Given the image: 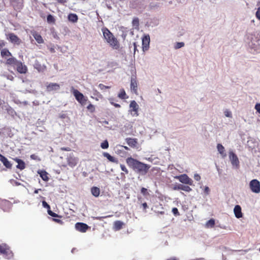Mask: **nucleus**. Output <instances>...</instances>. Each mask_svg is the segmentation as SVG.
<instances>
[{"mask_svg":"<svg viewBox=\"0 0 260 260\" xmlns=\"http://www.w3.org/2000/svg\"><path fill=\"white\" fill-rule=\"evenodd\" d=\"M103 155L106 157L110 161L112 162H118V160L114 157L111 156L109 153L107 152H104Z\"/></svg>","mask_w":260,"mask_h":260,"instance_id":"obj_27","label":"nucleus"},{"mask_svg":"<svg viewBox=\"0 0 260 260\" xmlns=\"http://www.w3.org/2000/svg\"><path fill=\"white\" fill-rule=\"evenodd\" d=\"M224 115H225L226 117H232V116L231 112L228 110H226L224 111Z\"/></svg>","mask_w":260,"mask_h":260,"instance_id":"obj_47","label":"nucleus"},{"mask_svg":"<svg viewBox=\"0 0 260 260\" xmlns=\"http://www.w3.org/2000/svg\"><path fill=\"white\" fill-rule=\"evenodd\" d=\"M16 67L17 71L20 74H26L27 72V67L22 63L20 61H19L18 63L15 66Z\"/></svg>","mask_w":260,"mask_h":260,"instance_id":"obj_9","label":"nucleus"},{"mask_svg":"<svg viewBox=\"0 0 260 260\" xmlns=\"http://www.w3.org/2000/svg\"><path fill=\"white\" fill-rule=\"evenodd\" d=\"M217 148L219 153L222 155L223 157L226 156V153H225V149L224 147L221 144H218L217 145Z\"/></svg>","mask_w":260,"mask_h":260,"instance_id":"obj_26","label":"nucleus"},{"mask_svg":"<svg viewBox=\"0 0 260 260\" xmlns=\"http://www.w3.org/2000/svg\"><path fill=\"white\" fill-rule=\"evenodd\" d=\"M158 213L160 214H165V212L164 211H160V212H158Z\"/></svg>","mask_w":260,"mask_h":260,"instance_id":"obj_61","label":"nucleus"},{"mask_svg":"<svg viewBox=\"0 0 260 260\" xmlns=\"http://www.w3.org/2000/svg\"><path fill=\"white\" fill-rule=\"evenodd\" d=\"M229 157L233 166L237 167H239V161L236 154L233 152H230L229 153Z\"/></svg>","mask_w":260,"mask_h":260,"instance_id":"obj_11","label":"nucleus"},{"mask_svg":"<svg viewBox=\"0 0 260 260\" xmlns=\"http://www.w3.org/2000/svg\"><path fill=\"white\" fill-rule=\"evenodd\" d=\"M120 166L122 171L124 172L126 174L128 173V171L124 165L121 164Z\"/></svg>","mask_w":260,"mask_h":260,"instance_id":"obj_46","label":"nucleus"},{"mask_svg":"<svg viewBox=\"0 0 260 260\" xmlns=\"http://www.w3.org/2000/svg\"><path fill=\"white\" fill-rule=\"evenodd\" d=\"M234 212L235 216L237 218H240L242 217L243 214L241 211V208L240 206L239 205H236L234 209Z\"/></svg>","mask_w":260,"mask_h":260,"instance_id":"obj_19","label":"nucleus"},{"mask_svg":"<svg viewBox=\"0 0 260 260\" xmlns=\"http://www.w3.org/2000/svg\"><path fill=\"white\" fill-rule=\"evenodd\" d=\"M167 260H178V259L175 257H171L169 259H167Z\"/></svg>","mask_w":260,"mask_h":260,"instance_id":"obj_58","label":"nucleus"},{"mask_svg":"<svg viewBox=\"0 0 260 260\" xmlns=\"http://www.w3.org/2000/svg\"><path fill=\"white\" fill-rule=\"evenodd\" d=\"M215 225V220L214 219H210L206 224L207 228H213Z\"/></svg>","mask_w":260,"mask_h":260,"instance_id":"obj_32","label":"nucleus"},{"mask_svg":"<svg viewBox=\"0 0 260 260\" xmlns=\"http://www.w3.org/2000/svg\"><path fill=\"white\" fill-rule=\"evenodd\" d=\"M0 161L3 162V165L7 168L11 169L12 168V164L5 156H3L2 157Z\"/></svg>","mask_w":260,"mask_h":260,"instance_id":"obj_23","label":"nucleus"},{"mask_svg":"<svg viewBox=\"0 0 260 260\" xmlns=\"http://www.w3.org/2000/svg\"><path fill=\"white\" fill-rule=\"evenodd\" d=\"M103 37L106 42L114 49H118L120 47V44L117 39L114 37L113 34L107 28L103 27L102 29Z\"/></svg>","mask_w":260,"mask_h":260,"instance_id":"obj_2","label":"nucleus"},{"mask_svg":"<svg viewBox=\"0 0 260 260\" xmlns=\"http://www.w3.org/2000/svg\"><path fill=\"white\" fill-rule=\"evenodd\" d=\"M68 165L71 168L75 167L78 164V159L73 155H70L67 158Z\"/></svg>","mask_w":260,"mask_h":260,"instance_id":"obj_10","label":"nucleus"},{"mask_svg":"<svg viewBox=\"0 0 260 260\" xmlns=\"http://www.w3.org/2000/svg\"><path fill=\"white\" fill-rule=\"evenodd\" d=\"M91 192L95 197H98L100 193V188L95 186L92 187L91 188Z\"/></svg>","mask_w":260,"mask_h":260,"instance_id":"obj_29","label":"nucleus"},{"mask_svg":"<svg viewBox=\"0 0 260 260\" xmlns=\"http://www.w3.org/2000/svg\"><path fill=\"white\" fill-rule=\"evenodd\" d=\"M3 155H2L1 154H0V159H1L2 157H3Z\"/></svg>","mask_w":260,"mask_h":260,"instance_id":"obj_63","label":"nucleus"},{"mask_svg":"<svg viewBox=\"0 0 260 260\" xmlns=\"http://www.w3.org/2000/svg\"><path fill=\"white\" fill-rule=\"evenodd\" d=\"M124 224L122 221L116 220L114 222L113 229L115 231H119L122 228Z\"/></svg>","mask_w":260,"mask_h":260,"instance_id":"obj_22","label":"nucleus"},{"mask_svg":"<svg viewBox=\"0 0 260 260\" xmlns=\"http://www.w3.org/2000/svg\"><path fill=\"white\" fill-rule=\"evenodd\" d=\"M175 178L179 180V181L184 184H188L189 185H193V181L190 179L186 174H182L179 176H177Z\"/></svg>","mask_w":260,"mask_h":260,"instance_id":"obj_6","label":"nucleus"},{"mask_svg":"<svg viewBox=\"0 0 260 260\" xmlns=\"http://www.w3.org/2000/svg\"><path fill=\"white\" fill-rule=\"evenodd\" d=\"M60 149L62 151H69L71 150V148L70 147H61Z\"/></svg>","mask_w":260,"mask_h":260,"instance_id":"obj_53","label":"nucleus"},{"mask_svg":"<svg viewBox=\"0 0 260 260\" xmlns=\"http://www.w3.org/2000/svg\"><path fill=\"white\" fill-rule=\"evenodd\" d=\"M175 189L182 190L186 192H190L192 190L189 186L182 184H179L177 187H175Z\"/></svg>","mask_w":260,"mask_h":260,"instance_id":"obj_25","label":"nucleus"},{"mask_svg":"<svg viewBox=\"0 0 260 260\" xmlns=\"http://www.w3.org/2000/svg\"><path fill=\"white\" fill-rule=\"evenodd\" d=\"M4 45H2V44H0V49H1V48H2V47H3V46H4Z\"/></svg>","mask_w":260,"mask_h":260,"instance_id":"obj_62","label":"nucleus"},{"mask_svg":"<svg viewBox=\"0 0 260 260\" xmlns=\"http://www.w3.org/2000/svg\"><path fill=\"white\" fill-rule=\"evenodd\" d=\"M143 208L144 210H145L147 208H148V205L146 203H144L142 204Z\"/></svg>","mask_w":260,"mask_h":260,"instance_id":"obj_54","label":"nucleus"},{"mask_svg":"<svg viewBox=\"0 0 260 260\" xmlns=\"http://www.w3.org/2000/svg\"><path fill=\"white\" fill-rule=\"evenodd\" d=\"M72 93L75 97L76 100L82 106L85 105L88 99L87 97L79 92L77 89L72 88Z\"/></svg>","mask_w":260,"mask_h":260,"instance_id":"obj_3","label":"nucleus"},{"mask_svg":"<svg viewBox=\"0 0 260 260\" xmlns=\"http://www.w3.org/2000/svg\"><path fill=\"white\" fill-rule=\"evenodd\" d=\"M184 46V43L183 42H177L175 45L174 48L175 49H179Z\"/></svg>","mask_w":260,"mask_h":260,"instance_id":"obj_40","label":"nucleus"},{"mask_svg":"<svg viewBox=\"0 0 260 260\" xmlns=\"http://www.w3.org/2000/svg\"><path fill=\"white\" fill-rule=\"evenodd\" d=\"M38 173L39 174L42 180L45 181H48L49 180L48 174L46 171L42 170L38 171Z\"/></svg>","mask_w":260,"mask_h":260,"instance_id":"obj_24","label":"nucleus"},{"mask_svg":"<svg viewBox=\"0 0 260 260\" xmlns=\"http://www.w3.org/2000/svg\"><path fill=\"white\" fill-rule=\"evenodd\" d=\"M172 212L175 216L180 215V213H179L178 210L177 208H175V207L173 208L172 209Z\"/></svg>","mask_w":260,"mask_h":260,"instance_id":"obj_44","label":"nucleus"},{"mask_svg":"<svg viewBox=\"0 0 260 260\" xmlns=\"http://www.w3.org/2000/svg\"><path fill=\"white\" fill-rule=\"evenodd\" d=\"M60 85L56 83H51L46 86V90L48 92L59 90Z\"/></svg>","mask_w":260,"mask_h":260,"instance_id":"obj_14","label":"nucleus"},{"mask_svg":"<svg viewBox=\"0 0 260 260\" xmlns=\"http://www.w3.org/2000/svg\"><path fill=\"white\" fill-rule=\"evenodd\" d=\"M30 157V158L32 159L36 160L38 161L41 160V158L38 156L36 155L35 154H31Z\"/></svg>","mask_w":260,"mask_h":260,"instance_id":"obj_43","label":"nucleus"},{"mask_svg":"<svg viewBox=\"0 0 260 260\" xmlns=\"http://www.w3.org/2000/svg\"><path fill=\"white\" fill-rule=\"evenodd\" d=\"M118 97L121 99L124 100L128 98L124 89H121L120 92L118 94Z\"/></svg>","mask_w":260,"mask_h":260,"instance_id":"obj_30","label":"nucleus"},{"mask_svg":"<svg viewBox=\"0 0 260 260\" xmlns=\"http://www.w3.org/2000/svg\"><path fill=\"white\" fill-rule=\"evenodd\" d=\"M59 3L64 4L67 2V0H56Z\"/></svg>","mask_w":260,"mask_h":260,"instance_id":"obj_55","label":"nucleus"},{"mask_svg":"<svg viewBox=\"0 0 260 260\" xmlns=\"http://www.w3.org/2000/svg\"><path fill=\"white\" fill-rule=\"evenodd\" d=\"M123 148H124L125 150H129V148L127 146H123Z\"/></svg>","mask_w":260,"mask_h":260,"instance_id":"obj_60","label":"nucleus"},{"mask_svg":"<svg viewBox=\"0 0 260 260\" xmlns=\"http://www.w3.org/2000/svg\"><path fill=\"white\" fill-rule=\"evenodd\" d=\"M53 220L59 224H63V221L59 219H56V218H53Z\"/></svg>","mask_w":260,"mask_h":260,"instance_id":"obj_52","label":"nucleus"},{"mask_svg":"<svg viewBox=\"0 0 260 260\" xmlns=\"http://www.w3.org/2000/svg\"><path fill=\"white\" fill-rule=\"evenodd\" d=\"M47 21L49 23H54L55 22V19L51 14H49L47 17Z\"/></svg>","mask_w":260,"mask_h":260,"instance_id":"obj_33","label":"nucleus"},{"mask_svg":"<svg viewBox=\"0 0 260 260\" xmlns=\"http://www.w3.org/2000/svg\"><path fill=\"white\" fill-rule=\"evenodd\" d=\"M255 109L260 114V104H256L255 106Z\"/></svg>","mask_w":260,"mask_h":260,"instance_id":"obj_51","label":"nucleus"},{"mask_svg":"<svg viewBox=\"0 0 260 260\" xmlns=\"http://www.w3.org/2000/svg\"><path fill=\"white\" fill-rule=\"evenodd\" d=\"M256 18L260 20V7L257 9L255 14Z\"/></svg>","mask_w":260,"mask_h":260,"instance_id":"obj_48","label":"nucleus"},{"mask_svg":"<svg viewBox=\"0 0 260 260\" xmlns=\"http://www.w3.org/2000/svg\"><path fill=\"white\" fill-rule=\"evenodd\" d=\"M125 141L129 146L132 148L136 147L138 144V140L136 138H127Z\"/></svg>","mask_w":260,"mask_h":260,"instance_id":"obj_17","label":"nucleus"},{"mask_svg":"<svg viewBox=\"0 0 260 260\" xmlns=\"http://www.w3.org/2000/svg\"><path fill=\"white\" fill-rule=\"evenodd\" d=\"M13 159L18 163V165L16 166V168L17 169H19L21 170H22L25 169V162L21 159L18 158H13Z\"/></svg>","mask_w":260,"mask_h":260,"instance_id":"obj_20","label":"nucleus"},{"mask_svg":"<svg viewBox=\"0 0 260 260\" xmlns=\"http://www.w3.org/2000/svg\"><path fill=\"white\" fill-rule=\"evenodd\" d=\"M150 37L146 35L142 38V49L144 51L147 50L149 47Z\"/></svg>","mask_w":260,"mask_h":260,"instance_id":"obj_12","label":"nucleus"},{"mask_svg":"<svg viewBox=\"0 0 260 260\" xmlns=\"http://www.w3.org/2000/svg\"><path fill=\"white\" fill-rule=\"evenodd\" d=\"M0 253L8 259L13 256V253L10 247L6 244H0Z\"/></svg>","mask_w":260,"mask_h":260,"instance_id":"obj_4","label":"nucleus"},{"mask_svg":"<svg viewBox=\"0 0 260 260\" xmlns=\"http://www.w3.org/2000/svg\"><path fill=\"white\" fill-rule=\"evenodd\" d=\"M1 206L4 211H8L11 208V203L7 200H2L1 202Z\"/></svg>","mask_w":260,"mask_h":260,"instance_id":"obj_15","label":"nucleus"},{"mask_svg":"<svg viewBox=\"0 0 260 260\" xmlns=\"http://www.w3.org/2000/svg\"><path fill=\"white\" fill-rule=\"evenodd\" d=\"M133 25L136 27H138L139 25V20L138 18H134L132 21Z\"/></svg>","mask_w":260,"mask_h":260,"instance_id":"obj_37","label":"nucleus"},{"mask_svg":"<svg viewBox=\"0 0 260 260\" xmlns=\"http://www.w3.org/2000/svg\"><path fill=\"white\" fill-rule=\"evenodd\" d=\"M126 162L128 167L134 171L142 175L146 174L150 168L149 165L142 162L132 157L127 158Z\"/></svg>","mask_w":260,"mask_h":260,"instance_id":"obj_1","label":"nucleus"},{"mask_svg":"<svg viewBox=\"0 0 260 260\" xmlns=\"http://www.w3.org/2000/svg\"><path fill=\"white\" fill-rule=\"evenodd\" d=\"M103 218H104V217H97L96 218L98 220H101Z\"/></svg>","mask_w":260,"mask_h":260,"instance_id":"obj_59","label":"nucleus"},{"mask_svg":"<svg viewBox=\"0 0 260 260\" xmlns=\"http://www.w3.org/2000/svg\"><path fill=\"white\" fill-rule=\"evenodd\" d=\"M93 95L95 96H96L95 99L96 101H98L99 99L98 98H100V99H102L103 98L102 96V95L97 90H94L93 91Z\"/></svg>","mask_w":260,"mask_h":260,"instance_id":"obj_35","label":"nucleus"},{"mask_svg":"<svg viewBox=\"0 0 260 260\" xmlns=\"http://www.w3.org/2000/svg\"><path fill=\"white\" fill-rule=\"evenodd\" d=\"M76 229L82 233H85L90 227L86 223L82 222H77L75 224Z\"/></svg>","mask_w":260,"mask_h":260,"instance_id":"obj_8","label":"nucleus"},{"mask_svg":"<svg viewBox=\"0 0 260 260\" xmlns=\"http://www.w3.org/2000/svg\"><path fill=\"white\" fill-rule=\"evenodd\" d=\"M101 147L102 149H105L109 147V143L107 140H105L101 144Z\"/></svg>","mask_w":260,"mask_h":260,"instance_id":"obj_36","label":"nucleus"},{"mask_svg":"<svg viewBox=\"0 0 260 260\" xmlns=\"http://www.w3.org/2000/svg\"><path fill=\"white\" fill-rule=\"evenodd\" d=\"M204 192L206 194H209L210 192V189L208 186H205L204 188Z\"/></svg>","mask_w":260,"mask_h":260,"instance_id":"obj_50","label":"nucleus"},{"mask_svg":"<svg viewBox=\"0 0 260 260\" xmlns=\"http://www.w3.org/2000/svg\"><path fill=\"white\" fill-rule=\"evenodd\" d=\"M42 205L44 208L47 209V210H50V205L49 204H48L46 201H43L42 202Z\"/></svg>","mask_w":260,"mask_h":260,"instance_id":"obj_45","label":"nucleus"},{"mask_svg":"<svg viewBox=\"0 0 260 260\" xmlns=\"http://www.w3.org/2000/svg\"><path fill=\"white\" fill-rule=\"evenodd\" d=\"M131 89L135 94H138V84L136 79L135 78L131 79Z\"/></svg>","mask_w":260,"mask_h":260,"instance_id":"obj_16","label":"nucleus"},{"mask_svg":"<svg viewBox=\"0 0 260 260\" xmlns=\"http://www.w3.org/2000/svg\"><path fill=\"white\" fill-rule=\"evenodd\" d=\"M141 193L146 198L147 196H148L150 195L149 192L148 191L147 189L145 187H142L141 189Z\"/></svg>","mask_w":260,"mask_h":260,"instance_id":"obj_34","label":"nucleus"},{"mask_svg":"<svg viewBox=\"0 0 260 260\" xmlns=\"http://www.w3.org/2000/svg\"><path fill=\"white\" fill-rule=\"evenodd\" d=\"M1 54L3 57L5 56H12L11 53L6 48L4 49L1 51Z\"/></svg>","mask_w":260,"mask_h":260,"instance_id":"obj_31","label":"nucleus"},{"mask_svg":"<svg viewBox=\"0 0 260 260\" xmlns=\"http://www.w3.org/2000/svg\"><path fill=\"white\" fill-rule=\"evenodd\" d=\"M6 38L11 43L14 44L20 45L21 43V39L14 33L11 32L7 34Z\"/></svg>","mask_w":260,"mask_h":260,"instance_id":"obj_7","label":"nucleus"},{"mask_svg":"<svg viewBox=\"0 0 260 260\" xmlns=\"http://www.w3.org/2000/svg\"><path fill=\"white\" fill-rule=\"evenodd\" d=\"M87 109L91 113H93L95 111V107L93 105H92L91 103H89V104L88 105V106L87 107Z\"/></svg>","mask_w":260,"mask_h":260,"instance_id":"obj_39","label":"nucleus"},{"mask_svg":"<svg viewBox=\"0 0 260 260\" xmlns=\"http://www.w3.org/2000/svg\"><path fill=\"white\" fill-rule=\"evenodd\" d=\"M193 178L196 181H199L201 179V176L198 174H195L194 175Z\"/></svg>","mask_w":260,"mask_h":260,"instance_id":"obj_49","label":"nucleus"},{"mask_svg":"<svg viewBox=\"0 0 260 260\" xmlns=\"http://www.w3.org/2000/svg\"><path fill=\"white\" fill-rule=\"evenodd\" d=\"M48 214L54 217H61V216L58 215L57 214L52 212L51 210H47Z\"/></svg>","mask_w":260,"mask_h":260,"instance_id":"obj_38","label":"nucleus"},{"mask_svg":"<svg viewBox=\"0 0 260 260\" xmlns=\"http://www.w3.org/2000/svg\"><path fill=\"white\" fill-rule=\"evenodd\" d=\"M249 187L252 192L256 193L260 192V182L258 180H252L249 183Z\"/></svg>","mask_w":260,"mask_h":260,"instance_id":"obj_5","label":"nucleus"},{"mask_svg":"<svg viewBox=\"0 0 260 260\" xmlns=\"http://www.w3.org/2000/svg\"><path fill=\"white\" fill-rule=\"evenodd\" d=\"M32 35L39 44H42L44 43V40L43 38L38 32L34 31L32 33Z\"/></svg>","mask_w":260,"mask_h":260,"instance_id":"obj_21","label":"nucleus"},{"mask_svg":"<svg viewBox=\"0 0 260 260\" xmlns=\"http://www.w3.org/2000/svg\"><path fill=\"white\" fill-rule=\"evenodd\" d=\"M41 189H36L35 191H34V193L37 194L39 192V190H41Z\"/></svg>","mask_w":260,"mask_h":260,"instance_id":"obj_57","label":"nucleus"},{"mask_svg":"<svg viewBox=\"0 0 260 260\" xmlns=\"http://www.w3.org/2000/svg\"><path fill=\"white\" fill-rule=\"evenodd\" d=\"M68 19L70 21L73 23L76 22L78 21V17L76 14L71 13L68 15Z\"/></svg>","mask_w":260,"mask_h":260,"instance_id":"obj_28","label":"nucleus"},{"mask_svg":"<svg viewBox=\"0 0 260 260\" xmlns=\"http://www.w3.org/2000/svg\"><path fill=\"white\" fill-rule=\"evenodd\" d=\"M109 100L110 101V104L111 105H112L113 106H114L115 107H116V108H120L121 107L119 104L115 103L113 102V99H112V98L109 99Z\"/></svg>","mask_w":260,"mask_h":260,"instance_id":"obj_41","label":"nucleus"},{"mask_svg":"<svg viewBox=\"0 0 260 260\" xmlns=\"http://www.w3.org/2000/svg\"><path fill=\"white\" fill-rule=\"evenodd\" d=\"M129 107L132 109L131 110V111L134 112V113L133 114V116H138V109H139V106L136 103L135 101H132L131 102Z\"/></svg>","mask_w":260,"mask_h":260,"instance_id":"obj_13","label":"nucleus"},{"mask_svg":"<svg viewBox=\"0 0 260 260\" xmlns=\"http://www.w3.org/2000/svg\"><path fill=\"white\" fill-rule=\"evenodd\" d=\"M9 57V58L6 59V64L13 67L15 66L18 63L19 60L12 56Z\"/></svg>","mask_w":260,"mask_h":260,"instance_id":"obj_18","label":"nucleus"},{"mask_svg":"<svg viewBox=\"0 0 260 260\" xmlns=\"http://www.w3.org/2000/svg\"><path fill=\"white\" fill-rule=\"evenodd\" d=\"M134 46V53L136 52V51H138L137 48V43L136 42H134L133 43Z\"/></svg>","mask_w":260,"mask_h":260,"instance_id":"obj_56","label":"nucleus"},{"mask_svg":"<svg viewBox=\"0 0 260 260\" xmlns=\"http://www.w3.org/2000/svg\"><path fill=\"white\" fill-rule=\"evenodd\" d=\"M99 87L100 88V89L101 90H105V89H109L110 88V86H106L102 83L100 84L99 85Z\"/></svg>","mask_w":260,"mask_h":260,"instance_id":"obj_42","label":"nucleus"}]
</instances>
